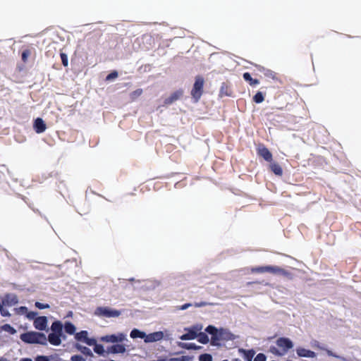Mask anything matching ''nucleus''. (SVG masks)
I'll use <instances>...</instances> for the list:
<instances>
[{"instance_id":"40","label":"nucleus","mask_w":361,"mask_h":361,"mask_svg":"<svg viewBox=\"0 0 361 361\" xmlns=\"http://www.w3.org/2000/svg\"><path fill=\"white\" fill-rule=\"evenodd\" d=\"M29 55H30L29 51H24L22 54L23 61H25L27 59V58L29 56Z\"/></svg>"},{"instance_id":"12","label":"nucleus","mask_w":361,"mask_h":361,"mask_svg":"<svg viewBox=\"0 0 361 361\" xmlns=\"http://www.w3.org/2000/svg\"><path fill=\"white\" fill-rule=\"evenodd\" d=\"M130 337L132 339L141 338L143 340L145 343H147V334L139 329H133L130 333Z\"/></svg>"},{"instance_id":"31","label":"nucleus","mask_w":361,"mask_h":361,"mask_svg":"<svg viewBox=\"0 0 361 361\" xmlns=\"http://www.w3.org/2000/svg\"><path fill=\"white\" fill-rule=\"evenodd\" d=\"M118 75V73L116 71H114L107 75L106 80L113 81L117 78Z\"/></svg>"},{"instance_id":"33","label":"nucleus","mask_w":361,"mask_h":361,"mask_svg":"<svg viewBox=\"0 0 361 361\" xmlns=\"http://www.w3.org/2000/svg\"><path fill=\"white\" fill-rule=\"evenodd\" d=\"M266 360H267V357H266L265 355H264L262 353H259L255 357L254 361H266Z\"/></svg>"},{"instance_id":"6","label":"nucleus","mask_w":361,"mask_h":361,"mask_svg":"<svg viewBox=\"0 0 361 361\" xmlns=\"http://www.w3.org/2000/svg\"><path fill=\"white\" fill-rule=\"evenodd\" d=\"M252 273H270L274 275H286V272L281 268L276 266H263L256 268H252Z\"/></svg>"},{"instance_id":"14","label":"nucleus","mask_w":361,"mask_h":361,"mask_svg":"<svg viewBox=\"0 0 361 361\" xmlns=\"http://www.w3.org/2000/svg\"><path fill=\"white\" fill-rule=\"evenodd\" d=\"M18 302V298L13 293H8L4 297L2 305L4 306H13Z\"/></svg>"},{"instance_id":"32","label":"nucleus","mask_w":361,"mask_h":361,"mask_svg":"<svg viewBox=\"0 0 361 361\" xmlns=\"http://www.w3.org/2000/svg\"><path fill=\"white\" fill-rule=\"evenodd\" d=\"M71 361H85V359L80 355H73L71 358Z\"/></svg>"},{"instance_id":"21","label":"nucleus","mask_w":361,"mask_h":361,"mask_svg":"<svg viewBox=\"0 0 361 361\" xmlns=\"http://www.w3.org/2000/svg\"><path fill=\"white\" fill-rule=\"evenodd\" d=\"M92 346H94V351L99 355H104L106 353L105 349L104 346L101 344H97V341L95 340V344H94Z\"/></svg>"},{"instance_id":"8","label":"nucleus","mask_w":361,"mask_h":361,"mask_svg":"<svg viewBox=\"0 0 361 361\" xmlns=\"http://www.w3.org/2000/svg\"><path fill=\"white\" fill-rule=\"evenodd\" d=\"M127 336L123 332L114 334L105 335L100 338V341L105 343H121L126 340Z\"/></svg>"},{"instance_id":"27","label":"nucleus","mask_w":361,"mask_h":361,"mask_svg":"<svg viewBox=\"0 0 361 361\" xmlns=\"http://www.w3.org/2000/svg\"><path fill=\"white\" fill-rule=\"evenodd\" d=\"M209 337L204 334H200L198 337V341L201 343L206 344L209 341Z\"/></svg>"},{"instance_id":"42","label":"nucleus","mask_w":361,"mask_h":361,"mask_svg":"<svg viewBox=\"0 0 361 361\" xmlns=\"http://www.w3.org/2000/svg\"><path fill=\"white\" fill-rule=\"evenodd\" d=\"M206 305H207L206 302L196 303L195 307H200L205 306Z\"/></svg>"},{"instance_id":"44","label":"nucleus","mask_w":361,"mask_h":361,"mask_svg":"<svg viewBox=\"0 0 361 361\" xmlns=\"http://www.w3.org/2000/svg\"><path fill=\"white\" fill-rule=\"evenodd\" d=\"M20 361H32V360L30 358H24V359H22Z\"/></svg>"},{"instance_id":"10","label":"nucleus","mask_w":361,"mask_h":361,"mask_svg":"<svg viewBox=\"0 0 361 361\" xmlns=\"http://www.w3.org/2000/svg\"><path fill=\"white\" fill-rule=\"evenodd\" d=\"M295 352L299 357L313 359L317 357L315 352L303 346H298L295 349Z\"/></svg>"},{"instance_id":"37","label":"nucleus","mask_w":361,"mask_h":361,"mask_svg":"<svg viewBox=\"0 0 361 361\" xmlns=\"http://www.w3.org/2000/svg\"><path fill=\"white\" fill-rule=\"evenodd\" d=\"M142 94V90L141 89H137L132 93L133 98H136L140 97Z\"/></svg>"},{"instance_id":"16","label":"nucleus","mask_w":361,"mask_h":361,"mask_svg":"<svg viewBox=\"0 0 361 361\" xmlns=\"http://www.w3.org/2000/svg\"><path fill=\"white\" fill-rule=\"evenodd\" d=\"M34 129L37 133H42L47 129V126L42 118H37L34 122Z\"/></svg>"},{"instance_id":"3","label":"nucleus","mask_w":361,"mask_h":361,"mask_svg":"<svg viewBox=\"0 0 361 361\" xmlns=\"http://www.w3.org/2000/svg\"><path fill=\"white\" fill-rule=\"evenodd\" d=\"M23 341L27 343H39L45 345L47 343V337L44 334L30 331L20 335Z\"/></svg>"},{"instance_id":"43","label":"nucleus","mask_w":361,"mask_h":361,"mask_svg":"<svg viewBox=\"0 0 361 361\" xmlns=\"http://www.w3.org/2000/svg\"><path fill=\"white\" fill-rule=\"evenodd\" d=\"M190 304H185V305L183 306L182 309H183V310H185V309L188 308V307H190Z\"/></svg>"},{"instance_id":"23","label":"nucleus","mask_w":361,"mask_h":361,"mask_svg":"<svg viewBox=\"0 0 361 361\" xmlns=\"http://www.w3.org/2000/svg\"><path fill=\"white\" fill-rule=\"evenodd\" d=\"M51 329L52 333L61 334V329H62L61 323L59 322H54L51 324Z\"/></svg>"},{"instance_id":"35","label":"nucleus","mask_w":361,"mask_h":361,"mask_svg":"<svg viewBox=\"0 0 361 361\" xmlns=\"http://www.w3.org/2000/svg\"><path fill=\"white\" fill-rule=\"evenodd\" d=\"M28 310L26 307H20L17 310L19 314H25L26 316Z\"/></svg>"},{"instance_id":"15","label":"nucleus","mask_w":361,"mask_h":361,"mask_svg":"<svg viewBox=\"0 0 361 361\" xmlns=\"http://www.w3.org/2000/svg\"><path fill=\"white\" fill-rule=\"evenodd\" d=\"M257 154L262 157L266 161H271L272 160V154L269 149L264 145H259L257 147Z\"/></svg>"},{"instance_id":"38","label":"nucleus","mask_w":361,"mask_h":361,"mask_svg":"<svg viewBox=\"0 0 361 361\" xmlns=\"http://www.w3.org/2000/svg\"><path fill=\"white\" fill-rule=\"evenodd\" d=\"M35 361H50V360L47 356L39 355L35 358Z\"/></svg>"},{"instance_id":"2","label":"nucleus","mask_w":361,"mask_h":361,"mask_svg":"<svg viewBox=\"0 0 361 361\" xmlns=\"http://www.w3.org/2000/svg\"><path fill=\"white\" fill-rule=\"evenodd\" d=\"M294 348L293 341L288 337H279L275 341V345L270 347V352L278 357L286 355Z\"/></svg>"},{"instance_id":"24","label":"nucleus","mask_w":361,"mask_h":361,"mask_svg":"<svg viewBox=\"0 0 361 361\" xmlns=\"http://www.w3.org/2000/svg\"><path fill=\"white\" fill-rule=\"evenodd\" d=\"M271 171L276 174V175H278V176H281L282 175V169L281 167L276 164V163H273L271 164Z\"/></svg>"},{"instance_id":"22","label":"nucleus","mask_w":361,"mask_h":361,"mask_svg":"<svg viewBox=\"0 0 361 361\" xmlns=\"http://www.w3.org/2000/svg\"><path fill=\"white\" fill-rule=\"evenodd\" d=\"M243 78L246 81L249 82L251 85H258L259 83L258 80L252 79L250 74L248 73H245L243 74Z\"/></svg>"},{"instance_id":"17","label":"nucleus","mask_w":361,"mask_h":361,"mask_svg":"<svg viewBox=\"0 0 361 361\" xmlns=\"http://www.w3.org/2000/svg\"><path fill=\"white\" fill-rule=\"evenodd\" d=\"M61 335L59 333H51L48 336L49 343L54 345H59L61 343Z\"/></svg>"},{"instance_id":"19","label":"nucleus","mask_w":361,"mask_h":361,"mask_svg":"<svg viewBox=\"0 0 361 361\" xmlns=\"http://www.w3.org/2000/svg\"><path fill=\"white\" fill-rule=\"evenodd\" d=\"M317 348L326 352V355L330 356V357H334L340 359L342 361H345V358L336 355L332 350H331L329 349H327L326 348H325L324 346L317 345Z\"/></svg>"},{"instance_id":"30","label":"nucleus","mask_w":361,"mask_h":361,"mask_svg":"<svg viewBox=\"0 0 361 361\" xmlns=\"http://www.w3.org/2000/svg\"><path fill=\"white\" fill-rule=\"evenodd\" d=\"M35 307L39 310H43V309L49 308L50 306L49 304H47V303H42L40 302H36Z\"/></svg>"},{"instance_id":"5","label":"nucleus","mask_w":361,"mask_h":361,"mask_svg":"<svg viewBox=\"0 0 361 361\" xmlns=\"http://www.w3.org/2000/svg\"><path fill=\"white\" fill-rule=\"evenodd\" d=\"M94 314L102 317L116 318L121 314V312L116 309L107 307H99L95 310Z\"/></svg>"},{"instance_id":"41","label":"nucleus","mask_w":361,"mask_h":361,"mask_svg":"<svg viewBox=\"0 0 361 361\" xmlns=\"http://www.w3.org/2000/svg\"><path fill=\"white\" fill-rule=\"evenodd\" d=\"M1 316H7L9 314V313H8V312L4 310L3 308L1 307Z\"/></svg>"},{"instance_id":"45","label":"nucleus","mask_w":361,"mask_h":361,"mask_svg":"<svg viewBox=\"0 0 361 361\" xmlns=\"http://www.w3.org/2000/svg\"><path fill=\"white\" fill-rule=\"evenodd\" d=\"M110 361H115V360H110Z\"/></svg>"},{"instance_id":"7","label":"nucleus","mask_w":361,"mask_h":361,"mask_svg":"<svg viewBox=\"0 0 361 361\" xmlns=\"http://www.w3.org/2000/svg\"><path fill=\"white\" fill-rule=\"evenodd\" d=\"M202 328L201 324H197L190 328L185 329L186 333L180 336V339L182 341L193 340L197 337L199 332L202 330Z\"/></svg>"},{"instance_id":"18","label":"nucleus","mask_w":361,"mask_h":361,"mask_svg":"<svg viewBox=\"0 0 361 361\" xmlns=\"http://www.w3.org/2000/svg\"><path fill=\"white\" fill-rule=\"evenodd\" d=\"M109 351L114 354H123L126 352V348L123 344H116L110 347Z\"/></svg>"},{"instance_id":"13","label":"nucleus","mask_w":361,"mask_h":361,"mask_svg":"<svg viewBox=\"0 0 361 361\" xmlns=\"http://www.w3.org/2000/svg\"><path fill=\"white\" fill-rule=\"evenodd\" d=\"M47 318L46 317H37L34 320V326L38 330H45L47 327Z\"/></svg>"},{"instance_id":"9","label":"nucleus","mask_w":361,"mask_h":361,"mask_svg":"<svg viewBox=\"0 0 361 361\" xmlns=\"http://www.w3.org/2000/svg\"><path fill=\"white\" fill-rule=\"evenodd\" d=\"M75 338L78 341L85 343L90 346L95 344V338L90 337L87 331H81L75 334Z\"/></svg>"},{"instance_id":"26","label":"nucleus","mask_w":361,"mask_h":361,"mask_svg":"<svg viewBox=\"0 0 361 361\" xmlns=\"http://www.w3.org/2000/svg\"><path fill=\"white\" fill-rule=\"evenodd\" d=\"M199 361H213L212 355L208 353L202 354L198 357Z\"/></svg>"},{"instance_id":"1","label":"nucleus","mask_w":361,"mask_h":361,"mask_svg":"<svg viewBox=\"0 0 361 361\" xmlns=\"http://www.w3.org/2000/svg\"><path fill=\"white\" fill-rule=\"evenodd\" d=\"M205 331L211 335V343L212 345L219 346L222 343L233 341L235 339V336L228 329L220 328L217 329L214 326H208Z\"/></svg>"},{"instance_id":"29","label":"nucleus","mask_w":361,"mask_h":361,"mask_svg":"<svg viewBox=\"0 0 361 361\" xmlns=\"http://www.w3.org/2000/svg\"><path fill=\"white\" fill-rule=\"evenodd\" d=\"M170 361H192V357L189 356H180L178 357L172 358Z\"/></svg>"},{"instance_id":"28","label":"nucleus","mask_w":361,"mask_h":361,"mask_svg":"<svg viewBox=\"0 0 361 361\" xmlns=\"http://www.w3.org/2000/svg\"><path fill=\"white\" fill-rule=\"evenodd\" d=\"M253 99L256 103H262L264 99L263 94L259 92L255 95Z\"/></svg>"},{"instance_id":"4","label":"nucleus","mask_w":361,"mask_h":361,"mask_svg":"<svg viewBox=\"0 0 361 361\" xmlns=\"http://www.w3.org/2000/svg\"><path fill=\"white\" fill-rule=\"evenodd\" d=\"M204 79L202 76H196L191 90V95L195 102H198L204 92Z\"/></svg>"},{"instance_id":"34","label":"nucleus","mask_w":361,"mask_h":361,"mask_svg":"<svg viewBox=\"0 0 361 361\" xmlns=\"http://www.w3.org/2000/svg\"><path fill=\"white\" fill-rule=\"evenodd\" d=\"M61 60H62V63L63 64L64 66H68V56L66 54H61Z\"/></svg>"},{"instance_id":"36","label":"nucleus","mask_w":361,"mask_h":361,"mask_svg":"<svg viewBox=\"0 0 361 361\" xmlns=\"http://www.w3.org/2000/svg\"><path fill=\"white\" fill-rule=\"evenodd\" d=\"M37 313L35 312L27 311L26 317L29 319H34L36 318Z\"/></svg>"},{"instance_id":"39","label":"nucleus","mask_w":361,"mask_h":361,"mask_svg":"<svg viewBox=\"0 0 361 361\" xmlns=\"http://www.w3.org/2000/svg\"><path fill=\"white\" fill-rule=\"evenodd\" d=\"M188 349H195V350H198L200 348V346H197L194 343H190V344H188L187 345V347H186Z\"/></svg>"},{"instance_id":"11","label":"nucleus","mask_w":361,"mask_h":361,"mask_svg":"<svg viewBox=\"0 0 361 361\" xmlns=\"http://www.w3.org/2000/svg\"><path fill=\"white\" fill-rule=\"evenodd\" d=\"M165 338V334L162 331H157L147 334V344L161 341Z\"/></svg>"},{"instance_id":"25","label":"nucleus","mask_w":361,"mask_h":361,"mask_svg":"<svg viewBox=\"0 0 361 361\" xmlns=\"http://www.w3.org/2000/svg\"><path fill=\"white\" fill-rule=\"evenodd\" d=\"M1 330L9 334H15L16 333V330L8 324L1 326Z\"/></svg>"},{"instance_id":"20","label":"nucleus","mask_w":361,"mask_h":361,"mask_svg":"<svg viewBox=\"0 0 361 361\" xmlns=\"http://www.w3.org/2000/svg\"><path fill=\"white\" fill-rule=\"evenodd\" d=\"M64 330L69 334H73L76 331V327L71 322H66L64 324Z\"/></svg>"}]
</instances>
